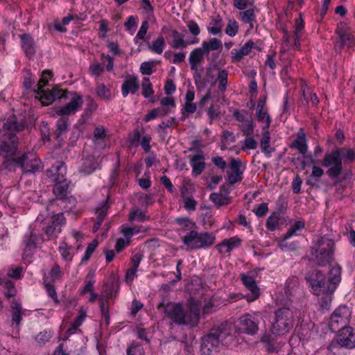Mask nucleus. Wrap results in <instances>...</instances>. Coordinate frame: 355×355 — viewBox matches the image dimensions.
Listing matches in <instances>:
<instances>
[{
	"label": "nucleus",
	"mask_w": 355,
	"mask_h": 355,
	"mask_svg": "<svg viewBox=\"0 0 355 355\" xmlns=\"http://www.w3.org/2000/svg\"><path fill=\"white\" fill-rule=\"evenodd\" d=\"M241 128L243 134L246 136H252L254 135V123L252 117L247 119L245 122H242Z\"/></svg>",
	"instance_id": "nucleus-50"
},
{
	"label": "nucleus",
	"mask_w": 355,
	"mask_h": 355,
	"mask_svg": "<svg viewBox=\"0 0 355 355\" xmlns=\"http://www.w3.org/2000/svg\"><path fill=\"white\" fill-rule=\"evenodd\" d=\"M261 151L267 156L270 157L272 152L275 150L270 148V135L268 130H263V137L260 141Z\"/></svg>",
	"instance_id": "nucleus-37"
},
{
	"label": "nucleus",
	"mask_w": 355,
	"mask_h": 355,
	"mask_svg": "<svg viewBox=\"0 0 355 355\" xmlns=\"http://www.w3.org/2000/svg\"><path fill=\"white\" fill-rule=\"evenodd\" d=\"M43 284L46 288L48 295L52 298V300H53V302L55 304H58L59 300L58 297L57 292L55 291V287L54 284H50L49 282L43 283Z\"/></svg>",
	"instance_id": "nucleus-61"
},
{
	"label": "nucleus",
	"mask_w": 355,
	"mask_h": 355,
	"mask_svg": "<svg viewBox=\"0 0 355 355\" xmlns=\"http://www.w3.org/2000/svg\"><path fill=\"white\" fill-rule=\"evenodd\" d=\"M175 223L180 227L181 232L195 231L196 224L191 218L188 217H179L175 218Z\"/></svg>",
	"instance_id": "nucleus-34"
},
{
	"label": "nucleus",
	"mask_w": 355,
	"mask_h": 355,
	"mask_svg": "<svg viewBox=\"0 0 355 355\" xmlns=\"http://www.w3.org/2000/svg\"><path fill=\"white\" fill-rule=\"evenodd\" d=\"M10 307L12 309V321L17 326H19L22 320V306L19 302L13 300L11 302Z\"/></svg>",
	"instance_id": "nucleus-36"
},
{
	"label": "nucleus",
	"mask_w": 355,
	"mask_h": 355,
	"mask_svg": "<svg viewBox=\"0 0 355 355\" xmlns=\"http://www.w3.org/2000/svg\"><path fill=\"white\" fill-rule=\"evenodd\" d=\"M100 308H101V312L102 316L105 319V324L109 325L110 320V316L109 313V307H108V303L105 301H101L100 303Z\"/></svg>",
	"instance_id": "nucleus-63"
},
{
	"label": "nucleus",
	"mask_w": 355,
	"mask_h": 355,
	"mask_svg": "<svg viewBox=\"0 0 355 355\" xmlns=\"http://www.w3.org/2000/svg\"><path fill=\"white\" fill-rule=\"evenodd\" d=\"M19 37L21 41V48L25 56L29 60L33 59L37 51V44L33 37L29 33L20 34Z\"/></svg>",
	"instance_id": "nucleus-19"
},
{
	"label": "nucleus",
	"mask_w": 355,
	"mask_h": 355,
	"mask_svg": "<svg viewBox=\"0 0 355 355\" xmlns=\"http://www.w3.org/2000/svg\"><path fill=\"white\" fill-rule=\"evenodd\" d=\"M243 141H242V145L241 146V150L244 151L247 149H255L257 147V142L252 136H247Z\"/></svg>",
	"instance_id": "nucleus-59"
},
{
	"label": "nucleus",
	"mask_w": 355,
	"mask_h": 355,
	"mask_svg": "<svg viewBox=\"0 0 355 355\" xmlns=\"http://www.w3.org/2000/svg\"><path fill=\"white\" fill-rule=\"evenodd\" d=\"M305 278L314 295L329 294L335 291V286H333L331 288L329 282L324 274L320 270L309 271Z\"/></svg>",
	"instance_id": "nucleus-6"
},
{
	"label": "nucleus",
	"mask_w": 355,
	"mask_h": 355,
	"mask_svg": "<svg viewBox=\"0 0 355 355\" xmlns=\"http://www.w3.org/2000/svg\"><path fill=\"white\" fill-rule=\"evenodd\" d=\"M33 92L37 94L36 98H38L43 105H48L55 101L51 91L41 89L40 90L33 89Z\"/></svg>",
	"instance_id": "nucleus-40"
},
{
	"label": "nucleus",
	"mask_w": 355,
	"mask_h": 355,
	"mask_svg": "<svg viewBox=\"0 0 355 355\" xmlns=\"http://www.w3.org/2000/svg\"><path fill=\"white\" fill-rule=\"evenodd\" d=\"M200 48L206 55H208L211 51L221 50L223 49V44L219 39L213 37L209 41H203Z\"/></svg>",
	"instance_id": "nucleus-33"
},
{
	"label": "nucleus",
	"mask_w": 355,
	"mask_h": 355,
	"mask_svg": "<svg viewBox=\"0 0 355 355\" xmlns=\"http://www.w3.org/2000/svg\"><path fill=\"white\" fill-rule=\"evenodd\" d=\"M4 295L6 297L10 298L15 297L17 295V290L15 287V283L10 280L6 283Z\"/></svg>",
	"instance_id": "nucleus-62"
},
{
	"label": "nucleus",
	"mask_w": 355,
	"mask_h": 355,
	"mask_svg": "<svg viewBox=\"0 0 355 355\" xmlns=\"http://www.w3.org/2000/svg\"><path fill=\"white\" fill-rule=\"evenodd\" d=\"M241 19L245 24H249L250 28L253 27V21H255L256 16L253 9L250 8L244 12H240Z\"/></svg>",
	"instance_id": "nucleus-51"
},
{
	"label": "nucleus",
	"mask_w": 355,
	"mask_h": 355,
	"mask_svg": "<svg viewBox=\"0 0 355 355\" xmlns=\"http://www.w3.org/2000/svg\"><path fill=\"white\" fill-rule=\"evenodd\" d=\"M259 319L255 315L247 313L239 318L237 328L240 333L254 336L259 330Z\"/></svg>",
	"instance_id": "nucleus-14"
},
{
	"label": "nucleus",
	"mask_w": 355,
	"mask_h": 355,
	"mask_svg": "<svg viewBox=\"0 0 355 355\" xmlns=\"http://www.w3.org/2000/svg\"><path fill=\"white\" fill-rule=\"evenodd\" d=\"M127 355H145L144 347L138 343H132L126 350Z\"/></svg>",
	"instance_id": "nucleus-55"
},
{
	"label": "nucleus",
	"mask_w": 355,
	"mask_h": 355,
	"mask_svg": "<svg viewBox=\"0 0 355 355\" xmlns=\"http://www.w3.org/2000/svg\"><path fill=\"white\" fill-rule=\"evenodd\" d=\"M180 194L184 202V209L189 212L195 211L198 202L192 196L188 195L187 189L186 188L182 189Z\"/></svg>",
	"instance_id": "nucleus-32"
},
{
	"label": "nucleus",
	"mask_w": 355,
	"mask_h": 355,
	"mask_svg": "<svg viewBox=\"0 0 355 355\" xmlns=\"http://www.w3.org/2000/svg\"><path fill=\"white\" fill-rule=\"evenodd\" d=\"M97 168V163L94 156H87L83 159V164L79 168V172L84 175H89Z\"/></svg>",
	"instance_id": "nucleus-29"
},
{
	"label": "nucleus",
	"mask_w": 355,
	"mask_h": 355,
	"mask_svg": "<svg viewBox=\"0 0 355 355\" xmlns=\"http://www.w3.org/2000/svg\"><path fill=\"white\" fill-rule=\"evenodd\" d=\"M53 187V192L55 198L58 197H73L69 191L70 182L67 179L62 181H56Z\"/></svg>",
	"instance_id": "nucleus-26"
},
{
	"label": "nucleus",
	"mask_w": 355,
	"mask_h": 355,
	"mask_svg": "<svg viewBox=\"0 0 355 355\" xmlns=\"http://www.w3.org/2000/svg\"><path fill=\"white\" fill-rule=\"evenodd\" d=\"M337 332L336 341L341 347L349 349L355 348V333L352 327L344 328Z\"/></svg>",
	"instance_id": "nucleus-18"
},
{
	"label": "nucleus",
	"mask_w": 355,
	"mask_h": 355,
	"mask_svg": "<svg viewBox=\"0 0 355 355\" xmlns=\"http://www.w3.org/2000/svg\"><path fill=\"white\" fill-rule=\"evenodd\" d=\"M98 245V242L96 239L93 240L91 243H89L87 245V247L86 248L85 254H84V255H83V257H82V259H81L82 262L87 261H88L90 259L92 254L95 251V250L97 248Z\"/></svg>",
	"instance_id": "nucleus-57"
},
{
	"label": "nucleus",
	"mask_w": 355,
	"mask_h": 355,
	"mask_svg": "<svg viewBox=\"0 0 355 355\" xmlns=\"http://www.w3.org/2000/svg\"><path fill=\"white\" fill-rule=\"evenodd\" d=\"M351 317L349 309L344 305L337 308L331 315L329 327L331 331L336 333L344 328H348L347 324Z\"/></svg>",
	"instance_id": "nucleus-9"
},
{
	"label": "nucleus",
	"mask_w": 355,
	"mask_h": 355,
	"mask_svg": "<svg viewBox=\"0 0 355 355\" xmlns=\"http://www.w3.org/2000/svg\"><path fill=\"white\" fill-rule=\"evenodd\" d=\"M8 162L6 166L7 168L11 165V163H14L19 166L24 173H34L40 171L42 168L41 161L37 158L35 154L31 152H27L20 156L13 157Z\"/></svg>",
	"instance_id": "nucleus-7"
},
{
	"label": "nucleus",
	"mask_w": 355,
	"mask_h": 355,
	"mask_svg": "<svg viewBox=\"0 0 355 355\" xmlns=\"http://www.w3.org/2000/svg\"><path fill=\"white\" fill-rule=\"evenodd\" d=\"M279 218L280 214L279 212H272V214L267 218L266 223V228L270 232L275 231L279 225Z\"/></svg>",
	"instance_id": "nucleus-45"
},
{
	"label": "nucleus",
	"mask_w": 355,
	"mask_h": 355,
	"mask_svg": "<svg viewBox=\"0 0 355 355\" xmlns=\"http://www.w3.org/2000/svg\"><path fill=\"white\" fill-rule=\"evenodd\" d=\"M229 162L232 173L227 172V181L230 185H234L243 180V171L241 169L242 162L240 159L233 157L230 158Z\"/></svg>",
	"instance_id": "nucleus-20"
},
{
	"label": "nucleus",
	"mask_w": 355,
	"mask_h": 355,
	"mask_svg": "<svg viewBox=\"0 0 355 355\" xmlns=\"http://www.w3.org/2000/svg\"><path fill=\"white\" fill-rule=\"evenodd\" d=\"M218 75L216 79L214 81V84L218 83V90L220 92H225L227 87L228 71L226 69L217 68Z\"/></svg>",
	"instance_id": "nucleus-35"
},
{
	"label": "nucleus",
	"mask_w": 355,
	"mask_h": 355,
	"mask_svg": "<svg viewBox=\"0 0 355 355\" xmlns=\"http://www.w3.org/2000/svg\"><path fill=\"white\" fill-rule=\"evenodd\" d=\"M19 139L15 133H5L0 142V155L7 157L15 155L18 151Z\"/></svg>",
	"instance_id": "nucleus-12"
},
{
	"label": "nucleus",
	"mask_w": 355,
	"mask_h": 355,
	"mask_svg": "<svg viewBox=\"0 0 355 355\" xmlns=\"http://www.w3.org/2000/svg\"><path fill=\"white\" fill-rule=\"evenodd\" d=\"M270 331L273 335L284 336L291 331L294 326L293 311L288 307H281L274 312Z\"/></svg>",
	"instance_id": "nucleus-3"
},
{
	"label": "nucleus",
	"mask_w": 355,
	"mask_h": 355,
	"mask_svg": "<svg viewBox=\"0 0 355 355\" xmlns=\"http://www.w3.org/2000/svg\"><path fill=\"white\" fill-rule=\"evenodd\" d=\"M215 75L214 73L213 69L211 68H207L206 70L205 76L203 79L202 78L200 80L199 87L198 89L204 87L207 83H212L214 84V81L215 80Z\"/></svg>",
	"instance_id": "nucleus-53"
},
{
	"label": "nucleus",
	"mask_w": 355,
	"mask_h": 355,
	"mask_svg": "<svg viewBox=\"0 0 355 355\" xmlns=\"http://www.w3.org/2000/svg\"><path fill=\"white\" fill-rule=\"evenodd\" d=\"M53 77V72L50 70L46 69L42 71V77L38 81L37 85H36V88L34 89H43L44 87L48 85L49 80L51 79Z\"/></svg>",
	"instance_id": "nucleus-49"
},
{
	"label": "nucleus",
	"mask_w": 355,
	"mask_h": 355,
	"mask_svg": "<svg viewBox=\"0 0 355 355\" xmlns=\"http://www.w3.org/2000/svg\"><path fill=\"white\" fill-rule=\"evenodd\" d=\"M166 42L163 35H160L152 43H148V49L153 53L157 54H162L165 48Z\"/></svg>",
	"instance_id": "nucleus-39"
},
{
	"label": "nucleus",
	"mask_w": 355,
	"mask_h": 355,
	"mask_svg": "<svg viewBox=\"0 0 355 355\" xmlns=\"http://www.w3.org/2000/svg\"><path fill=\"white\" fill-rule=\"evenodd\" d=\"M163 307L166 316L178 325H185L189 327L198 326L200 321V309L196 306H191L184 310L182 304L162 302L158 309Z\"/></svg>",
	"instance_id": "nucleus-1"
},
{
	"label": "nucleus",
	"mask_w": 355,
	"mask_h": 355,
	"mask_svg": "<svg viewBox=\"0 0 355 355\" xmlns=\"http://www.w3.org/2000/svg\"><path fill=\"white\" fill-rule=\"evenodd\" d=\"M322 166L328 168L326 174L330 179L336 180L334 182L335 186L341 182L343 180L346 179V177H343V179L339 178L343 171L341 150L340 148H336L331 152L326 153L322 162Z\"/></svg>",
	"instance_id": "nucleus-4"
},
{
	"label": "nucleus",
	"mask_w": 355,
	"mask_h": 355,
	"mask_svg": "<svg viewBox=\"0 0 355 355\" xmlns=\"http://www.w3.org/2000/svg\"><path fill=\"white\" fill-rule=\"evenodd\" d=\"M205 55H206V53L201 48H196L190 53L189 57L190 68L191 71H194L193 79L197 87H199V83L201 78V73L198 71V67L202 63Z\"/></svg>",
	"instance_id": "nucleus-15"
},
{
	"label": "nucleus",
	"mask_w": 355,
	"mask_h": 355,
	"mask_svg": "<svg viewBox=\"0 0 355 355\" xmlns=\"http://www.w3.org/2000/svg\"><path fill=\"white\" fill-rule=\"evenodd\" d=\"M214 330L217 331V336L222 345L233 347L239 344L237 337L241 333L237 327H233L227 322H224L214 327Z\"/></svg>",
	"instance_id": "nucleus-8"
},
{
	"label": "nucleus",
	"mask_w": 355,
	"mask_h": 355,
	"mask_svg": "<svg viewBox=\"0 0 355 355\" xmlns=\"http://www.w3.org/2000/svg\"><path fill=\"white\" fill-rule=\"evenodd\" d=\"M196 109L197 106L193 102L185 103L184 107L181 110V121H184L187 118L188 114H193L196 111Z\"/></svg>",
	"instance_id": "nucleus-56"
},
{
	"label": "nucleus",
	"mask_w": 355,
	"mask_h": 355,
	"mask_svg": "<svg viewBox=\"0 0 355 355\" xmlns=\"http://www.w3.org/2000/svg\"><path fill=\"white\" fill-rule=\"evenodd\" d=\"M256 115L257 120L263 123L262 130H268L272 122V119L268 114V110H257Z\"/></svg>",
	"instance_id": "nucleus-42"
},
{
	"label": "nucleus",
	"mask_w": 355,
	"mask_h": 355,
	"mask_svg": "<svg viewBox=\"0 0 355 355\" xmlns=\"http://www.w3.org/2000/svg\"><path fill=\"white\" fill-rule=\"evenodd\" d=\"M130 221L137 220L138 222H144L150 220L149 216L146 215V212L139 209H137L129 214Z\"/></svg>",
	"instance_id": "nucleus-47"
},
{
	"label": "nucleus",
	"mask_w": 355,
	"mask_h": 355,
	"mask_svg": "<svg viewBox=\"0 0 355 355\" xmlns=\"http://www.w3.org/2000/svg\"><path fill=\"white\" fill-rule=\"evenodd\" d=\"M171 35L173 38L171 46L174 49H185L189 44H196L199 42V39L195 37L191 42H187L184 40V35L176 30H171Z\"/></svg>",
	"instance_id": "nucleus-24"
},
{
	"label": "nucleus",
	"mask_w": 355,
	"mask_h": 355,
	"mask_svg": "<svg viewBox=\"0 0 355 355\" xmlns=\"http://www.w3.org/2000/svg\"><path fill=\"white\" fill-rule=\"evenodd\" d=\"M61 232V228L59 226L53 225L52 223L48 225L44 231L48 239H53L57 238L58 235Z\"/></svg>",
	"instance_id": "nucleus-54"
},
{
	"label": "nucleus",
	"mask_w": 355,
	"mask_h": 355,
	"mask_svg": "<svg viewBox=\"0 0 355 355\" xmlns=\"http://www.w3.org/2000/svg\"><path fill=\"white\" fill-rule=\"evenodd\" d=\"M71 246L63 242L58 248V250L62 259L67 261H71L73 259V255L71 254Z\"/></svg>",
	"instance_id": "nucleus-52"
},
{
	"label": "nucleus",
	"mask_w": 355,
	"mask_h": 355,
	"mask_svg": "<svg viewBox=\"0 0 355 355\" xmlns=\"http://www.w3.org/2000/svg\"><path fill=\"white\" fill-rule=\"evenodd\" d=\"M241 279L243 285L250 291V294L246 296L248 302H253L259 297L260 292L258 288L255 276L252 272L241 274Z\"/></svg>",
	"instance_id": "nucleus-17"
},
{
	"label": "nucleus",
	"mask_w": 355,
	"mask_h": 355,
	"mask_svg": "<svg viewBox=\"0 0 355 355\" xmlns=\"http://www.w3.org/2000/svg\"><path fill=\"white\" fill-rule=\"evenodd\" d=\"M142 95L145 98H149L154 94L153 85L148 77H144L141 83Z\"/></svg>",
	"instance_id": "nucleus-46"
},
{
	"label": "nucleus",
	"mask_w": 355,
	"mask_h": 355,
	"mask_svg": "<svg viewBox=\"0 0 355 355\" xmlns=\"http://www.w3.org/2000/svg\"><path fill=\"white\" fill-rule=\"evenodd\" d=\"M74 197H58L51 201V206H59L62 210L69 211L76 205Z\"/></svg>",
	"instance_id": "nucleus-28"
},
{
	"label": "nucleus",
	"mask_w": 355,
	"mask_h": 355,
	"mask_svg": "<svg viewBox=\"0 0 355 355\" xmlns=\"http://www.w3.org/2000/svg\"><path fill=\"white\" fill-rule=\"evenodd\" d=\"M305 228V223L304 220H300L295 221L291 227L287 230L284 235V239H288L291 237L297 234V232Z\"/></svg>",
	"instance_id": "nucleus-43"
},
{
	"label": "nucleus",
	"mask_w": 355,
	"mask_h": 355,
	"mask_svg": "<svg viewBox=\"0 0 355 355\" xmlns=\"http://www.w3.org/2000/svg\"><path fill=\"white\" fill-rule=\"evenodd\" d=\"M291 148L297 149L300 153L305 155L308 151V145L306 135L302 129H300L297 132L296 139L293 141L290 146Z\"/></svg>",
	"instance_id": "nucleus-25"
},
{
	"label": "nucleus",
	"mask_w": 355,
	"mask_h": 355,
	"mask_svg": "<svg viewBox=\"0 0 355 355\" xmlns=\"http://www.w3.org/2000/svg\"><path fill=\"white\" fill-rule=\"evenodd\" d=\"M24 128V124L19 123L15 116L8 119L3 125V129L13 133L12 132H19Z\"/></svg>",
	"instance_id": "nucleus-38"
},
{
	"label": "nucleus",
	"mask_w": 355,
	"mask_h": 355,
	"mask_svg": "<svg viewBox=\"0 0 355 355\" xmlns=\"http://www.w3.org/2000/svg\"><path fill=\"white\" fill-rule=\"evenodd\" d=\"M205 156L202 154H198L192 156L190 158V164L192 168V174L195 175H200L205 168Z\"/></svg>",
	"instance_id": "nucleus-27"
},
{
	"label": "nucleus",
	"mask_w": 355,
	"mask_h": 355,
	"mask_svg": "<svg viewBox=\"0 0 355 355\" xmlns=\"http://www.w3.org/2000/svg\"><path fill=\"white\" fill-rule=\"evenodd\" d=\"M335 33L337 37L334 42V50L337 53L340 54L344 47L351 48L354 45V35L346 24L340 23L337 26Z\"/></svg>",
	"instance_id": "nucleus-10"
},
{
	"label": "nucleus",
	"mask_w": 355,
	"mask_h": 355,
	"mask_svg": "<svg viewBox=\"0 0 355 355\" xmlns=\"http://www.w3.org/2000/svg\"><path fill=\"white\" fill-rule=\"evenodd\" d=\"M67 99H69V102L55 110L58 115H73L81 109L83 105V99L80 94L76 92H70Z\"/></svg>",
	"instance_id": "nucleus-11"
},
{
	"label": "nucleus",
	"mask_w": 355,
	"mask_h": 355,
	"mask_svg": "<svg viewBox=\"0 0 355 355\" xmlns=\"http://www.w3.org/2000/svg\"><path fill=\"white\" fill-rule=\"evenodd\" d=\"M335 242L320 236L311 248V260L319 266H326L334 259Z\"/></svg>",
	"instance_id": "nucleus-2"
},
{
	"label": "nucleus",
	"mask_w": 355,
	"mask_h": 355,
	"mask_svg": "<svg viewBox=\"0 0 355 355\" xmlns=\"http://www.w3.org/2000/svg\"><path fill=\"white\" fill-rule=\"evenodd\" d=\"M96 94L101 99L111 100V91L103 83H98L96 85Z\"/></svg>",
	"instance_id": "nucleus-48"
},
{
	"label": "nucleus",
	"mask_w": 355,
	"mask_h": 355,
	"mask_svg": "<svg viewBox=\"0 0 355 355\" xmlns=\"http://www.w3.org/2000/svg\"><path fill=\"white\" fill-rule=\"evenodd\" d=\"M299 285V279L297 277L292 276L289 277L286 280L285 285V291L286 294L293 295L295 291L298 288Z\"/></svg>",
	"instance_id": "nucleus-44"
},
{
	"label": "nucleus",
	"mask_w": 355,
	"mask_h": 355,
	"mask_svg": "<svg viewBox=\"0 0 355 355\" xmlns=\"http://www.w3.org/2000/svg\"><path fill=\"white\" fill-rule=\"evenodd\" d=\"M217 331L214 328L210 329L209 333L202 338L200 352L203 355H211L217 352L220 344Z\"/></svg>",
	"instance_id": "nucleus-13"
},
{
	"label": "nucleus",
	"mask_w": 355,
	"mask_h": 355,
	"mask_svg": "<svg viewBox=\"0 0 355 355\" xmlns=\"http://www.w3.org/2000/svg\"><path fill=\"white\" fill-rule=\"evenodd\" d=\"M216 240V236L212 233L207 232H198L191 231L182 237V243L191 250L205 248L212 245Z\"/></svg>",
	"instance_id": "nucleus-5"
},
{
	"label": "nucleus",
	"mask_w": 355,
	"mask_h": 355,
	"mask_svg": "<svg viewBox=\"0 0 355 355\" xmlns=\"http://www.w3.org/2000/svg\"><path fill=\"white\" fill-rule=\"evenodd\" d=\"M141 131L138 128H135L132 134L129 135L128 141L131 146L137 147L141 139Z\"/></svg>",
	"instance_id": "nucleus-60"
},
{
	"label": "nucleus",
	"mask_w": 355,
	"mask_h": 355,
	"mask_svg": "<svg viewBox=\"0 0 355 355\" xmlns=\"http://www.w3.org/2000/svg\"><path fill=\"white\" fill-rule=\"evenodd\" d=\"M69 125L67 118H60L57 121V129L54 132V136L57 140H60L63 133H66Z\"/></svg>",
	"instance_id": "nucleus-41"
},
{
	"label": "nucleus",
	"mask_w": 355,
	"mask_h": 355,
	"mask_svg": "<svg viewBox=\"0 0 355 355\" xmlns=\"http://www.w3.org/2000/svg\"><path fill=\"white\" fill-rule=\"evenodd\" d=\"M62 275L63 273L60 266L55 263L48 274L44 273L43 276V283L49 282L50 284H54L55 281L61 279Z\"/></svg>",
	"instance_id": "nucleus-30"
},
{
	"label": "nucleus",
	"mask_w": 355,
	"mask_h": 355,
	"mask_svg": "<svg viewBox=\"0 0 355 355\" xmlns=\"http://www.w3.org/2000/svg\"><path fill=\"white\" fill-rule=\"evenodd\" d=\"M47 176L53 178L54 182L62 181L65 178L67 166L64 162L56 161L46 171Z\"/></svg>",
	"instance_id": "nucleus-22"
},
{
	"label": "nucleus",
	"mask_w": 355,
	"mask_h": 355,
	"mask_svg": "<svg viewBox=\"0 0 355 355\" xmlns=\"http://www.w3.org/2000/svg\"><path fill=\"white\" fill-rule=\"evenodd\" d=\"M239 31V25L237 21L234 19H230L228 21L227 26L225 28V33L230 37L235 36Z\"/></svg>",
	"instance_id": "nucleus-58"
},
{
	"label": "nucleus",
	"mask_w": 355,
	"mask_h": 355,
	"mask_svg": "<svg viewBox=\"0 0 355 355\" xmlns=\"http://www.w3.org/2000/svg\"><path fill=\"white\" fill-rule=\"evenodd\" d=\"M139 89L138 77L135 75H127L121 86V94L123 98L129 94H135Z\"/></svg>",
	"instance_id": "nucleus-21"
},
{
	"label": "nucleus",
	"mask_w": 355,
	"mask_h": 355,
	"mask_svg": "<svg viewBox=\"0 0 355 355\" xmlns=\"http://www.w3.org/2000/svg\"><path fill=\"white\" fill-rule=\"evenodd\" d=\"M342 268L339 265H336L331 268L329 277L327 279L329 282L330 287L335 286V290L341 280Z\"/></svg>",
	"instance_id": "nucleus-31"
},
{
	"label": "nucleus",
	"mask_w": 355,
	"mask_h": 355,
	"mask_svg": "<svg viewBox=\"0 0 355 355\" xmlns=\"http://www.w3.org/2000/svg\"><path fill=\"white\" fill-rule=\"evenodd\" d=\"M44 241L42 235L37 234L33 230H30L24 234L22 243L24 246V254L26 257H31L33 254L35 249L39 244Z\"/></svg>",
	"instance_id": "nucleus-16"
},
{
	"label": "nucleus",
	"mask_w": 355,
	"mask_h": 355,
	"mask_svg": "<svg viewBox=\"0 0 355 355\" xmlns=\"http://www.w3.org/2000/svg\"><path fill=\"white\" fill-rule=\"evenodd\" d=\"M110 207V196L105 200L101 201L96 208V221L93 226V232H96L98 230L103 221L107 216V211Z\"/></svg>",
	"instance_id": "nucleus-23"
},
{
	"label": "nucleus",
	"mask_w": 355,
	"mask_h": 355,
	"mask_svg": "<svg viewBox=\"0 0 355 355\" xmlns=\"http://www.w3.org/2000/svg\"><path fill=\"white\" fill-rule=\"evenodd\" d=\"M148 28V21L147 20L143 21L141 27L139 31L137 32L136 37H135V40L136 42L137 40H143L145 37V35L147 33Z\"/></svg>",
	"instance_id": "nucleus-64"
}]
</instances>
